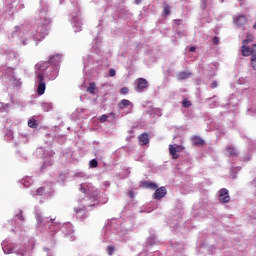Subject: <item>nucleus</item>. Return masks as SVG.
<instances>
[{"label":"nucleus","instance_id":"obj_1","mask_svg":"<svg viewBox=\"0 0 256 256\" xmlns=\"http://www.w3.org/2000/svg\"><path fill=\"white\" fill-rule=\"evenodd\" d=\"M241 53L243 57H250L251 67L256 71V44L252 47L249 46H242Z\"/></svg>","mask_w":256,"mask_h":256},{"label":"nucleus","instance_id":"obj_2","mask_svg":"<svg viewBox=\"0 0 256 256\" xmlns=\"http://www.w3.org/2000/svg\"><path fill=\"white\" fill-rule=\"evenodd\" d=\"M37 81H38L37 94L44 95L45 89H47V84H45V74L42 72H39L37 74Z\"/></svg>","mask_w":256,"mask_h":256},{"label":"nucleus","instance_id":"obj_3","mask_svg":"<svg viewBox=\"0 0 256 256\" xmlns=\"http://www.w3.org/2000/svg\"><path fill=\"white\" fill-rule=\"evenodd\" d=\"M137 93H143L147 87H149V82L145 78H138L135 80Z\"/></svg>","mask_w":256,"mask_h":256},{"label":"nucleus","instance_id":"obj_4","mask_svg":"<svg viewBox=\"0 0 256 256\" xmlns=\"http://www.w3.org/2000/svg\"><path fill=\"white\" fill-rule=\"evenodd\" d=\"M49 23H42L40 24L37 29H36V33L42 38L44 39V37H47V35H49Z\"/></svg>","mask_w":256,"mask_h":256},{"label":"nucleus","instance_id":"obj_5","mask_svg":"<svg viewBox=\"0 0 256 256\" xmlns=\"http://www.w3.org/2000/svg\"><path fill=\"white\" fill-rule=\"evenodd\" d=\"M218 201L220 203H229L231 201V196H229V190L222 188L218 192Z\"/></svg>","mask_w":256,"mask_h":256},{"label":"nucleus","instance_id":"obj_6","mask_svg":"<svg viewBox=\"0 0 256 256\" xmlns=\"http://www.w3.org/2000/svg\"><path fill=\"white\" fill-rule=\"evenodd\" d=\"M165 195H167V188H165V186H161L160 188H156L154 194H153V199L156 200H161L163 199V197H165Z\"/></svg>","mask_w":256,"mask_h":256},{"label":"nucleus","instance_id":"obj_7","mask_svg":"<svg viewBox=\"0 0 256 256\" xmlns=\"http://www.w3.org/2000/svg\"><path fill=\"white\" fill-rule=\"evenodd\" d=\"M183 147L182 146H173V145H169V153L172 156V159H177L179 157V151H182Z\"/></svg>","mask_w":256,"mask_h":256},{"label":"nucleus","instance_id":"obj_8","mask_svg":"<svg viewBox=\"0 0 256 256\" xmlns=\"http://www.w3.org/2000/svg\"><path fill=\"white\" fill-rule=\"evenodd\" d=\"M247 23V16L239 15L234 19V24L236 27H243Z\"/></svg>","mask_w":256,"mask_h":256},{"label":"nucleus","instance_id":"obj_9","mask_svg":"<svg viewBox=\"0 0 256 256\" xmlns=\"http://www.w3.org/2000/svg\"><path fill=\"white\" fill-rule=\"evenodd\" d=\"M140 187H142V189H152L155 191L159 186L155 182L143 181L140 183Z\"/></svg>","mask_w":256,"mask_h":256},{"label":"nucleus","instance_id":"obj_10","mask_svg":"<svg viewBox=\"0 0 256 256\" xmlns=\"http://www.w3.org/2000/svg\"><path fill=\"white\" fill-rule=\"evenodd\" d=\"M191 75H193V73H191L190 71H182L179 72L176 77L178 79V81H185V79H189V77H191Z\"/></svg>","mask_w":256,"mask_h":256},{"label":"nucleus","instance_id":"obj_11","mask_svg":"<svg viewBox=\"0 0 256 256\" xmlns=\"http://www.w3.org/2000/svg\"><path fill=\"white\" fill-rule=\"evenodd\" d=\"M138 140L140 145H148L149 143V134H147L146 132L140 134L138 136Z\"/></svg>","mask_w":256,"mask_h":256},{"label":"nucleus","instance_id":"obj_12","mask_svg":"<svg viewBox=\"0 0 256 256\" xmlns=\"http://www.w3.org/2000/svg\"><path fill=\"white\" fill-rule=\"evenodd\" d=\"M133 106V103L127 99H123L118 103V109L123 110L126 109V107Z\"/></svg>","mask_w":256,"mask_h":256},{"label":"nucleus","instance_id":"obj_13","mask_svg":"<svg viewBox=\"0 0 256 256\" xmlns=\"http://www.w3.org/2000/svg\"><path fill=\"white\" fill-rule=\"evenodd\" d=\"M226 151L230 157H237L239 155V151H237V148H235L233 146H228L226 148Z\"/></svg>","mask_w":256,"mask_h":256},{"label":"nucleus","instance_id":"obj_14","mask_svg":"<svg viewBox=\"0 0 256 256\" xmlns=\"http://www.w3.org/2000/svg\"><path fill=\"white\" fill-rule=\"evenodd\" d=\"M192 143H193V145H196L197 147H199L200 145H205V140H203L199 136H194L192 138Z\"/></svg>","mask_w":256,"mask_h":256},{"label":"nucleus","instance_id":"obj_15","mask_svg":"<svg viewBox=\"0 0 256 256\" xmlns=\"http://www.w3.org/2000/svg\"><path fill=\"white\" fill-rule=\"evenodd\" d=\"M86 91L91 95H95V91H97V84H95V82H91Z\"/></svg>","mask_w":256,"mask_h":256},{"label":"nucleus","instance_id":"obj_16","mask_svg":"<svg viewBox=\"0 0 256 256\" xmlns=\"http://www.w3.org/2000/svg\"><path fill=\"white\" fill-rule=\"evenodd\" d=\"M249 43H253V35L247 34L246 39L242 41V47H247Z\"/></svg>","mask_w":256,"mask_h":256},{"label":"nucleus","instance_id":"obj_17","mask_svg":"<svg viewBox=\"0 0 256 256\" xmlns=\"http://www.w3.org/2000/svg\"><path fill=\"white\" fill-rule=\"evenodd\" d=\"M28 127H30L31 129H37V127H39V124H37V120L31 119L28 121Z\"/></svg>","mask_w":256,"mask_h":256},{"label":"nucleus","instance_id":"obj_18","mask_svg":"<svg viewBox=\"0 0 256 256\" xmlns=\"http://www.w3.org/2000/svg\"><path fill=\"white\" fill-rule=\"evenodd\" d=\"M191 101H189V99L185 98L183 101H182V106L185 108V109H189V107H191Z\"/></svg>","mask_w":256,"mask_h":256},{"label":"nucleus","instance_id":"obj_19","mask_svg":"<svg viewBox=\"0 0 256 256\" xmlns=\"http://www.w3.org/2000/svg\"><path fill=\"white\" fill-rule=\"evenodd\" d=\"M163 13L164 15H170L171 14V6L165 4L164 8H163Z\"/></svg>","mask_w":256,"mask_h":256},{"label":"nucleus","instance_id":"obj_20","mask_svg":"<svg viewBox=\"0 0 256 256\" xmlns=\"http://www.w3.org/2000/svg\"><path fill=\"white\" fill-rule=\"evenodd\" d=\"M89 166L95 169L96 167H99V162L96 159H92L89 162Z\"/></svg>","mask_w":256,"mask_h":256},{"label":"nucleus","instance_id":"obj_21","mask_svg":"<svg viewBox=\"0 0 256 256\" xmlns=\"http://www.w3.org/2000/svg\"><path fill=\"white\" fill-rule=\"evenodd\" d=\"M36 195H38L39 197L45 195V187H40L36 190Z\"/></svg>","mask_w":256,"mask_h":256},{"label":"nucleus","instance_id":"obj_22","mask_svg":"<svg viewBox=\"0 0 256 256\" xmlns=\"http://www.w3.org/2000/svg\"><path fill=\"white\" fill-rule=\"evenodd\" d=\"M107 119H109V116L107 114H103L99 117V121L101 123H107Z\"/></svg>","mask_w":256,"mask_h":256},{"label":"nucleus","instance_id":"obj_23","mask_svg":"<svg viewBox=\"0 0 256 256\" xmlns=\"http://www.w3.org/2000/svg\"><path fill=\"white\" fill-rule=\"evenodd\" d=\"M115 252V247L114 246H108L107 247V253L109 256L113 255V253Z\"/></svg>","mask_w":256,"mask_h":256},{"label":"nucleus","instance_id":"obj_24","mask_svg":"<svg viewBox=\"0 0 256 256\" xmlns=\"http://www.w3.org/2000/svg\"><path fill=\"white\" fill-rule=\"evenodd\" d=\"M120 93H122V95H127V93H129V88L122 87L121 90H120Z\"/></svg>","mask_w":256,"mask_h":256},{"label":"nucleus","instance_id":"obj_25","mask_svg":"<svg viewBox=\"0 0 256 256\" xmlns=\"http://www.w3.org/2000/svg\"><path fill=\"white\" fill-rule=\"evenodd\" d=\"M218 83H217V80H214L211 84H210V87H211V89H217V87H218Z\"/></svg>","mask_w":256,"mask_h":256},{"label":"nucleus","instance_id":"obj_26","mask_svg":"<svg viewBox=\"0 0 256 256\" xmlns=\"http://www.w3.org/2000/svg\"><path fill=\"white\" fill-rule=\"evenodd\" d=\"M109 75H110V77H115V75H117V72L115 71V69L111 68L109 70Z\"/></svg>","mask_w":256,"mask_h":256},{"label":"nucleus","instance_id":"obj_27","mask_svg":"<svg viewBox=\"0 0 256 256\" xmlns=\"http://www.w3.org/2000/svg\"><path fill=\"white\" fill-rule=\"evenodd\" d=\"M212 43H213V45H219V37L215 36V37L212 39Z\"/></svg>","mask_w":256,"mask_h":256},{"label":"nucleus","instance_id":"obj_28","mask_svg":"<svg viewBox=\"0 0 256 256\" xmlns=\"http://www.w3.org/2000/svg\"><path fill=\"white\" fill-rule=\"evenodd\" d=\"M128 195H129L130 199H134L135 198V192H133V191H130L128 193Z\"/></svg>","mask_w":256,"mask_h":256},{"label":"nucleus","instance_id":"obj_29","mask_svg":"<svg viewBox=\"0 0 256 256\" xmlns=\"http://www.w3.org/2000/svg\"><path fill=\"white\" fill-rule=\"evenodd\" d=\"M80 191H81L82 193H87V189H85V187L83 186V184H81V186H80Z\"/></svg>","mask_w":256,"mask_h":256},{"label":"nucleus","instance_id":"obj_30","mask_svg":"<svg viewBox=\"0 0 256 256\" xmlns=\"http://www.w3.org/2000/svg\"><path fill=\"white\" fill-rule=\"evenodd\" d=\"M176 25H181L183 23V20H175Z\"/></svg>","mask_w":256,"mask_h":256},{"label":"nucleus","instance_id":"obj_31","mask_svg":"<svg viewBox=\"0 0 256 256\" xmlns=\"http://www.w3.org/2000/svg\"><path fill=\"white\" fill-rule=\"evenodd\" d=\"M142 0H135L136 5H140Z\"/></svg>","mask_w":256,"mask_h":256},{"label":"nucleus","instance_id":"obj_32","mask_svg":"<svg viewBox=\"0 0 256 256\" xmlns=\"http://www.w3.org/2000/svg\"><path fill=\"white\" fill-rule=\"evenodd\" d=\"M195 47H190V51H191V53H193V52H195Z\"/></svg>","mask_w":256,"mask_h":256},{"label":"nucleus","instance_id":"obj_33","mask_svg":"<svg viewBox=\"0 0 256 256\" xmlns=\"http://www.w3.org/2000/svg\"><path fill=\"white\" fill-rule=\"evenodd\" d=\"M44 67H49V62H45Z\"/></svg>","mask_w":256,"mask_h":256},{"label":"nucleus","instance_id":"obj_34","mask_svg":"<svg viewBox=\"0 0 256 256\" xmlns=\"http://www.w3.org/2000/svg\"><path fill=\"white\" fill-rule=\"evenodd\" d=\"M51 61H53V56L50 57L49 63H51Z\"/></svg>","mask_w":256,"mask_h":256},{"label":"nucleus","instance_id":"obj_35","mask_svg":"<svg viewBox=\"0 0 256 256\" xmlns=\"http://www.w3.org/2000/svg\"><path fill=\"white\" fill-rule=\"evenodd\" d=\"M19 219H20V221L24 220L23 216H19Z\"/></svg>","mask_w":256,"mask_h":256},{"label":"nucleus","instance_id":"obj_36","mask_svg":"<svg viewBox=\"0 0 256 256\" xmlns=\"http://www.w3.org/2000/svg\"><path fill=\"white\" fill-rule=\"evenodd\" d=\"M110 115L115 116V113L111 112Z\"/></svg>","mask_w":256,"mask_h":256}]
</instances>
